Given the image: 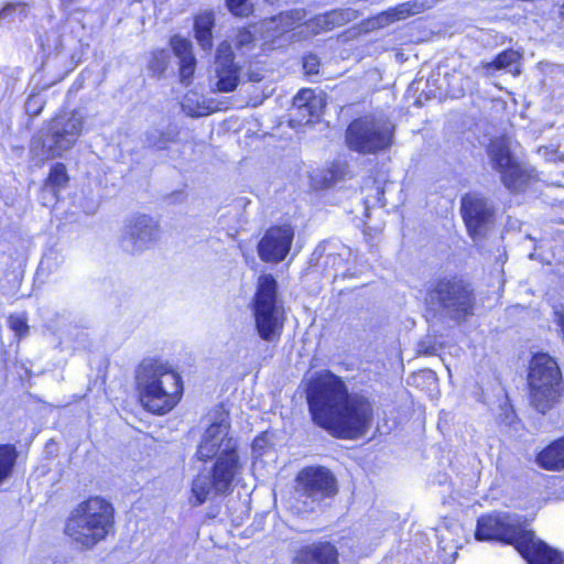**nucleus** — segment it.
I'll return each instance as SVG.
<instances>
[{
    "label": "nucleus",
    "instance_id": "f257e3e1",
    "mask_svg": "<svg viewBox=\"0 0 564 564\" xmlns=\"http://www.w3.org/2000/svg\"><path fill=\"white\" fill-rule=\"evenodd\" d=\"M306 400L313 422L337 438L364 437L372 426L373 402L362 393L349 392L346 382L329 370L312 376Z\"/></svg>",
    "mask_w": 564,
    "mask_h": 564
},
{
    "label": "nucleus",
    "instance_id": "f03ea898",
    "mask_svg": "<svg viewBox=\"0 0 564 564\" xmlns=\"http://www.w3.org/2000/svg\"><path fill=\"white\" fill-rule=\"evenodd\" d=\"M524 522L523 517L516 513L484 516L477 521L475 538L513 545L529 564H563L561 553L535 539L534 533L525 529Z\"/></svg>",
    "mask_w": 564,
    "mask_h": 564
},
{
    "label": "nucleus",
    "instance_id": "7ed1b4c3",
    "mask_svg": "<svg viewBox=\"0 0 564 564\" xmlns=\"http://www.w3.org/2000/svg\"><path fill=\"white\" fill-rule=\"evenodd\" d=\"M135 381L142 404L152 413L171 411L183 393L181 376L159 359H143L137 369Z\"/></svg>",
    "mask_w": 564,
    "mask_h": 564
},
{
    "label": "nucleus",
    "instance_id": "20e7f679",
    "mask_svg": "<svg viewBox=\"0 0 564 564\" xmlns=\"http://www.w3.org/2000/svg\"><path fill=\"white\" fill-rule=\"evenodd\" d=\"M115 531V508L96 496L78 503L68 514L64 533L73 544L91 550Z\"/></svg>",
    "mask_w": 564,
    "mask_h": 564
},
{
    "label": "nucleus",
    "instance_id": "39448f33",
    "mask_svg": "<svg viewBox=\"0 0 564 564\" xmlns=\"http://www.w3.org/2000/svg\"><path fill=\"white\" fill-rule=\"evenodd\" d=\"M251 311L259 337L267 343H278L286 317L279 297L278 282L272 274L259 276Z\"/></svg>",
    "mask_w": 564,
    "mask_h": 564
},
{
    "label": "nucleus",
    "instance_id": "423d86ee",
    "mask_svg": "<svg viewBox=\"0 0 564 564\" xmlns=\"http://www.w3.org/2000/svg\"><path fill=\"white\" fill-rule=\"evenodd\" d=\"M430 310L455 322L474 314L475 294L471 285L457 276H443L431 282L426 291Z\"/></svg>",
    "mask_w": 564,
    "mask_h": 564
},
{
    "label": "nucleus",
    "instance_id": "0eeeda50",
    "mask_svg": "<svg viewBox=\"0 0 564 564\" xmlns=\"http://www.w3.org/2000/svg\"><path fill=\"white\" fill-rule=\"evenodd\" d=\"M531 404L545 413L560 402L563 392V379L560 367L547 354L532 357L528 375Z\"/></svg>",
    "mask_w": 564,
    "mask_h": 564
},
{
    "label": "nucleus",
    "instance_id": "6e6552de",
    "mask_svg": "<svg viewBox=\"0 0 564 564\" xmlns=\"http://www.w3.org/2000/svg\"><path fill=\"white\" fill-rule=\"evenodd\" d=\"M334 474L323 466H310L299 471L295 478L292 508L297 513L315 512L325 499L337 495Z\"/></svg>",
    "mask_w": 564,
    "mask_h": 564
},
{
    "label": "nucleus",
    "instance_id": "1a4fd4ad",
    "mask_svg": "<svg viewBox=\"0 0 564 564\" xmlns=\"http://www.w3.org/2000/svg\"><path fill=\"white\" fill-rule=\"evenodd\" d=\"M513 141L497 137L487 147L489 164L500 175L501 183L512 192L523 189L534 177V170L519 162L513 154Z\"/></svg>",
    "mask_w": 564,
    "mask_h": 564
},
{
    "label": "nucleus",
    "instance_id": "9d476101",
    "mask_svg": "<svg viewBox=\"0 0 564 564\" xmlns=\"http://www.w3.org/2000/svg\"><path fill=\"white\" fill-rule=\"evenodd\" d=\"M393 138V126L383 118L364 117L352 121L346 131L348 147L367 154L387 150Z\"/></svg>",
    "mask_w": 564,
    "mask_h": 564
},
{
    "label": "nucleus",
    "instance_id": "9b49d317",
    "mask_svg": "<svg viewBox=\"0 0 564 564\" xmlns=\"http://www.w3.org/2000/svg\"><path fill=\"white\" fill-rule=\"evenodd\" d=\"M86 113L80 109L56 116L47 127L43 148L47 156H62L70 150L85 130Z\"/></svg>",
    "mask_w": 564,
    "mask_h": 564
},
{
    "label": "nucleus",
    "instance_id": "f8f14e48",
    "mask_svg": "<svg viewBox=\"0 0 564 564\" xmlns=\"http://www.w3.org/2000/svg\"><path fill=\"white\" fill-rule=\"evenodd\" d=\"M161 235V226L158 220L149 215H137L126 221L120 245L127 253L138 254L159 243Z\"/></svg>",
    "mask_w": 564,
    "mask_h": 564
},
{
    "label": "nucleus",
    "instance_id": "ddd939ff",
    "mask_svg": "<svg viewBox=\"0 0 564 564\" xmlns=\"http://www.w3.org/2000/svg\"><path fill=\"white\" fill-rule=\"evenodd\" d=\"M460 212L469 236L474 240L482 239L495 220L492 204L478 193H469L462 198Z\"/></svg>",
    "mask_w": 564,
    "mask_h": 564
},
{
    "label": "nucleus",
    "instance_id": "4468645a",
    "mask_svg": "<svg viewBox=\"0 0 564 564\" xmlns=\"http://www.w3.org/2000/svg\"><path fill=\"white\" fill-rule=\"evenodd\" d=\"M230 425L224 419L210 424L197 446L196 456L207 462L238 448L237 441L229 436Z\"/></svg>",
    "mask_w": 564,
    "mask_h": 564
},
{
    "label": "nucleus",
    "instance_id": "2eb2a0df",
    "mask_svg": "<svg viewBox=\"0 0 564 564\" xmlns=\"http://www.w3.org/2000/svg\"><path fill=\"white\" fill-rule=\"evenodd\" d=\"M241 67L235 62V54L230 43L221 42L216 51L214 65L215 87L220 93L236 90L240 83Z\"/></svg>",
    "mask_w": 564,
    "mask_h": 564
},
{
    "label": "nucleus",
    "instance_id": "dca6fc26",
    "mask_svg": "<svg viewBox=\"0 0 564 564\" xmlns=\"http://www.w3.org/2000/svg\"><path fill=\"white\" fill-rule=\"evenodd\" d=\"M294 238L290 225L269 228L258 243V254L264 262H281L288 256Z\"/></svg>",
    "mask_w": 564,
    "mask_h": 564
},
{
    "label": "nucleus",
    "instance_id": "f3484780",
    "mask_svg": "<svg viewBox=\"0 0 564 564\" xmlns=\"http://www.w3.org/2000/svg\"><path fill=\"white\" fill-rule=\"evenodd\" d=\"M242 468L238 448L215 457L210 469L215 492L217 495L231 492L234 481L241 474Z\"/></svg>",
    "mask_w": 564,
    "mask_h": 564
},
{
    "label": "nucleus",
    "instance_id": "a211bd4d",
    "mask_svg": "<svg viewBox=\"0 0 564 564\" xmlns=\"http://www.w3.org/2000/svg\"><path fill=\"white\" fill-rule=\"evenodd\" d=\"M429 8L427 0H409L388 9L368 21L371 29L386 28L397 21L419 14Z\"/></svg>",
    "mask_w": 564,
    "mask_h": 564
},
{
    "label": "nucleus",
    "instance_id": "6ab92c4d",
    "mask_svg": "<svg viewBox=\"0 0 564 564\" xmlns=\"http://www.w3.org/2000/svg\"><path fill=\"white\" fill-rule=\"evenodd\" d=\"M337 547L330 542H315L302 547L296 555L297 564H339Z\"/></svg>",
    "mask_w": 564,
    "mask_h": 564
},
{
    "label": "nucleus",
    "instance_id": "aec40b11",
    "mask_svg": "<svg viewBox=\"0 0 564 564\" xmlns=\"http://www.w3.org/2000/svg\"><path fill=\"white\" fill-rule=\"evenodd\" d=\"M171 46L174 54L180 58L181 82L188 85L196 66V58L192 52V43L184 37L175 35L171 39Z\"/></svg>",
    "mask_w": 564,
    "mask_h": 564
},
{
    "label": "nucleus",
    "instance_id": "412c9836",
    "mask_svg": "<svg viewBox=\"0 0 564 564\" xmlns=\"http://www.w3.org/2000/svg\"><path fill=\"white\" fill-rule=\"evenodd\" d=\"M462 532L463 528L458 521L444 519L436 528V535L442 550L456 554L457 549L460 546Z\"/></svg>",
    "mask_w": 564,
    "mask_h": 564
},
{
    "label": "nucleus",
    "instance_id": "4be33fe9",
    "mask_svg": "<svg viewBox=\"0 0 564 564\" xmlns=\"http://www.w3.org/2000/svg\"><path fill=\"white\" fill-rule=\"evenodd\" d=\"M536 463L544 469H564V436L551 443L536 456Z\"/></svg>",
    "mask_w": 564,
    "mask_h": 564
},
{
    "label": "nucleus",
    "instance_id": "5701e85b",
    "mask_svg": "<svg viewBox=\"0 0 564 564\" xmlns=\"http://www.w3.org/2000/svg\"><path fill=\"white\" fill-rule=\"evenodd\" d=\"M521 55L514 50L501 52L494 61L484 62L475 68V73L481 76H490L495 70L510 69L520 61Z\"/></svg>",
    "mask_w": 564,
    "mask_h": 564
},
{
    "label": "nucleus",
    "instance_id": "b1692460",
    "mask_svg": "<svg viewBox=\"0 0 564 564\" xmlns=\"http://www.w3.org/2000/svg\"><path fill=\"white\" fill-rule=\"evenodd\" d=\"M306 18V12L303 9H293L290 11L281 12L278 17L271 19L274 23V29L280 32H286L294 26L299 25Z\"/></svg>",
    "mask_w": 564,
    "mask_h": 564
},
{
    "label": "nucleus",
    "instance_id": "393cba45",
    "mask_svg": "<svg viewBox=\"0 0 564 564\" xmlns=\"http://www.w3.org/2000/svg\"><path fill=\"white\" fill-rule=\"evenodd\" d=\"M212 490H214L213 487V478L206 475H198L192 484V497H191V503L193 506H200L203 505L209 497Z\"/></svg>",
    "mask_w": 564,
    "mask_h": 564
},
{
    "label": "nucleus",
    "instance_id": "a878e982",
    "mask_svg": "<svg viewBox=\"0 0 564 564\" xmlns=\"http://www.w3.org/2000/svg\"><path fill=\"white\" fill-rule=\"evenodd\" d=\"M17 458L18 453L13 445H0V484L11 476Z\"/></svg>",
    "mask_w": 564,
    "mask_h": 564
},
{
    "label": "nucleus",
    "instance_id": "bb28decb",
    "mask_svg": "<svg viewBox=\"0 0 564 564\" xmlns=\"http://www.w3.org/2000/svg\"><path fill=\"white\" fill-rule=\"evenodd\" d=\"M323 107L324 102L322 100L313 101L311 105L292 109L291 122H296L297 124L310 123L313 121L314 118H317L319 116Z\"/></svg>",
    "mask_w": 564,
    "mask_h": 564
},
{
    "label": "nucleus",
    "instance_id": "cd10ccee",
    "mask_svg": "<svg viewBox=\"0 0 564 564\" xmlns=\"http://www.w3.org/2000/svg\"><path fill=\"white\" fill-rule=\"evenodd\" d=\"M68 182V176L66 172V166L63 163H56L50 171L45 191H50L53 194L63 186H65Z\"/></svg>",
    "mask_w": 564,
    "mask_h": 564
},
{
    "label": "nucleus",
    "instance_id": "c85d7f7f",
    "mask_svg": "<svg viewBox=\"0 0 564 564\" xmlns=\"http://www.w3.org/2000/svg\"><path fill=\"white\" fill-rule=\"evenodd\" d=\"M26 15V6L23 3H9L0 11V26L22 21Z\"/></svg>",
    "mask_w": 564,
    "mask_h": 564
},
{
    "label": "nucleus",
    "instance_id": "c756f323",
    "mask_svg": "<svg viewBox=\"0 0 564 564\" xmlns=\"http://www.w3.org/2000/svg\"><path fill=\"white\" fill-rule=\"evenodd\" d=\"M63 263L64 257L56 250H50L42 258L37 269V273L45 275L52 274L58 271Z\"/></svg>",
    "mask_w": 564,
    "mask_h": 564
},
{
    "label": "nucleus",
    "instance_id": "7c9ffc66",
    "mask_svg": "<svg viewBox=\"0 0 564 564\" xmlns=\"http://www.w3.org/2000/svg\"><path fill=\"white\" fill-rule=\"evenodd\" d=\"M174 141V137L170 132L160 131L158 129L149 130L145 133L144 142L149 148L156 150H165L169 144Z\"/></svg>",
    "mask_w": 564,
    "mask_h": 564
},
{
    "label": "nucleus",
    "instance_id": "2f4dec72",
    "mask_svg": "<svg viewBox=\"0 0 564 564\" xmlns=\"http://www.w3.org/2000/svg\"><path fill=\"white\" fill-rule=\"evenodd\" d=\"M8 326L14 333V336L21 340L29 335L28 316L25 313L11 314L8 317Z\"/></svg>",
    "mask_w": 564,
    "mask_h": 564
},
{
    "label": "nucleus",
    "instance_id": "473e14b6",
    "mask_svg": "<svg viewBox=\"0 0 564 564\" xmlns=\"http://www.w3.org/2000/svg\"><path fill=\"white\" fill-rule=\"evenodd\" d=\"M327 14L333 29L354 21L358 17L354 9H336L327 12Z\"/></svg>",
    "mask_w": 564,
    "mask_h": 564
},
{
    "label": "nucleus",
    "instance_id": "72a5a7b5",
    "mask_svg": "<svg viewBox=\"0 0 564 564\" xmlns=\"http://www.w3.org/2000/svg\"><path fill=\"white\" fill-rule=\"evenodd\" d=\"M306 29L312 34H318L321 32L333 30L328 14H319L305 23Z\"/></svg>",
    "mask_w": 564,
    "mask_h": 564
},
{
    "label": "nucleus",
    "instance_id": "f704fd0d",
    "mask_svg": "<svg viewBox=\"0 0 564 564\" xmlns=\"http://www.w3.org/2000/svg\"><path fill=\"white\" fill-rule=\"evenodd\" d=\"M323 98L315 95L310 88L301 89L293 98L292 109L311 105L313 101H322Z\"/></svg>",
    "mask_w": 564,
    "mask_h": 564
},
{
    "label": "nucleus",
    "instance_id": "c9c22d12",
    "mask_svg": "<svg viewBox=\"0 0 564 564\" xmlns=\"http://www.w3.org/2000/svg\"><path fill=\"white\" fill-rule=\"evenodd\" d=\"M226 6L237 17H248L252 12V4L249 0H226Z\"/></svg>",
    "mask_w": 564,
    "mask_h": 564
},
{
    "label": "nucleus",
    "instance_id": "e433bc0d",
    "mask_svg": "<svg viewBox=\"0 0 564 564\" xmlns=\"http://www.w3.org/2000/svg\"><path fill=\"white\" fill-rule=\"evenodd\" d=\"M45 101L39 94H32L25 101V111L30 117H35L41 113Z\"/></svg>",
    "mask_w": 564,
    "mask_h": 564
},
{
    "label": "nucleus",
    "instance_id": "4c0bfd02",
    "mask_svg": "<svg viewBox=\"0 0 564 564\" xmlns=\"http://www.w3.org/2000/svg\"><path fill=\"white\" fill-rule=\"evenodd\" d=\"M214 24V13L212 11H204L195 18L194 30L212 31Z\"/></svg>",
    "mask_w": 564,
    "mask_h": 564
},
{
    "label": "nucleus",
    "instance_id": "58836bf2",
    "mask_svg": "<svg viewBox=\"0 0 564 564\" xmlns=\"http://www.w3.org/2000/svg\"><path fill=\"white\" fill-rule=\"evenodd\" d=\"M254 42V35L247 29H241L236 35V47L238 50H250Z\"/></svg>",
    "mask_w": 564,
    "mask_h": 564
},
{
    "label": "nucleus",
    "instance_id": "ea45409f",
    "mask_svg": "<svg viewBox=\"0 0 564 564\" xmlns=\"http://www.w3.org/2000/svg\"><path fill=\"white\" fill-rule=\"evenodd\" d=\"M330 181L337 182L341 181L348 174V165L345 162H337L332 165L329 169Z\"/></svg>",
    "mask_w": 564,
    "mask_h": 564
},
{
    "label": "nucleus",
    "instance_id": "a19ab883",
    "mask_svg": "<svg viewBox=\"0 0 564 564\" xmlns=\"http://www.w3.org/2000/svg\"><path fill=\"white\" fill-rule=\"evenodd\" d=\"M319 64V58L314 54H308L303 58V68L307 75L317 74Z\"/></svg>",
    "mask_w": 564,
    "mask_h": 564
},
{
    "label": "nucleus",
    "instance_id": "79ce46f5",
    "mask_svg": "<svg viewBox=\"0 0 564 564\" xmlns=\"http://www.w3.org/2000/svg\"><path fill=\"white\" fill-rule=\"evenodd\" d=\"M195 37L203 50H210L213 46L212 31L195 30Z\"/></svg>",
    "mask_w": 564,
    "mask_h": 564
},
{
    "label": "nucleus",
    "instance_id": "37998d69",
    "mask_svg": "<svg viewBox=\"0 0 564 564\" xmlns=\"http://www.w3.org/2000/svg\"><path fill=\"white\" fill-rule=\"evenodd\" d=\"M417 352L420 355L432 356V355H435L437 352V347L431 340V338H424L417 345Z\"/></svg>",
    "mask_w": 564,
    "mask_h": 564
},
{
    "label": "nucleus",
    "instance_id": "c03bdc74",
    "mask_svg": "<svg viewBox=\"0 0 564 564\" xmlns=\"http://www.w3.org/2000/svg\"><path fill=\"white\" fill-rule=\"evenodd\" d=\"M344 258L341 253H328L326 256V264H330L337 270L341 267Z\"/></svg>",
    "mask_w": 564,
    "mask_h": 564
},
{
    "label": "nucleus",
    "instance_id": "a18cd8bd",
    "mask_svg": "<svg viewBox=\"0 0 564 564\" xmlns=\"http://www.w3.org/2000/svg\"><path fill=\"white\" fill-rule=\"evenodd\" d=\"M247 76H248V80L254 82V83L261 82L263 79V75L258 70L256 72V70L250 69V70H248Z\"/></svg>",
    "mask_w": 564,
    "mask_h": 564
},
{
    "label": "nucleus",
    "instance_id": "49530a36",
    "mask_svg": "<svg viewBox=\"0 0 564 564\" xmlns=\"http://www.w3.org/2000/svg\"><path fill=\"white\" fill-rule=\"evenodd\" d=\"M263 442H264V440L261 438V437L256 438L254 442H253V451H257L258 448H261Z\"/></svg>",
    "mask_w": 564,
    "mask_h": 564
},
{
    "label": "nucleus",
    "instance_id": "de8ad7c7",
    "mask_svg": "<svg viewBox=\"0 0 564 564\" xmlns=\"http://www.w3.org/2000/svg\"><path fill=\"white\" fill-rule=\"evenodd\" d=\"M561 14H562V15H563V18H564V3H563V7H562Z\"/></svg>",
    "mask_w": 564,
    "mask_h": 564
}]
</instances>
